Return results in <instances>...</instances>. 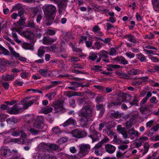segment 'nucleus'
Masks as SVG:
<instances>
[{
  "label": "nucleus",
  "instance_id": "obj_2",
  "mask_svg": "<svg viewBox=\"0 0 159 159\" xmlns=\"http://www.w3.org/2000/svg\"><path fill=\"white\" fill-rule=\"evenodd\" d=\"M44 16L47 19H50L53 20L54 18L52 16L55 14L56 12V8L53 5H47L43 7Z\"/></svg>",
  "mask_w": 159,
  "mask_h": 159
},
{
  "label": "nucleus",
  "instance_id": "obj_13",
  "mask_svg": "<svg viewBox=\"0 0 159 159\" xmlns=\"http://www.w3.org/2000/svg\"><path fill=\"white\" fill-rule=\"evenodd\" d=\"M101 134L96 131H93L92 132V134L89 137L92 139V142L99 140V138L101 137Z\"/></svg>",
  "mask_w": 159,
  "mask_h": 159
},
{
  "label": "nucleus",
  "instance_id": "obj_32",
  "mask_svg": "<svg viewBox=\"0 0 159 159\" xmlns=\"http://www.w3.org/2000/svg\"><path fill=\"white\" fill-rule=\"evenodd\" d=\"M14 77L13 75H5L2 77L3 80L5 81L12 80L14 79Z\"/></svg>",
  "mask_w": 159,
  "mask_h": 159
},
{
  "label": "nucleus",
  "instance_id": "obj_49",
  "mask_svg": "<svg viewBox=\"0 0 159 159\" xmlns=\"http://www.w3.org/2000/svg\"><path fill=\"white\" fill-rule=\"evenodd\" d=\"M68 139L66 137H62L58 140L57 143L61 144L67 141Z\"/></svg>",
  "mask_w": 159,
  "mask_h": 159
},
{
  "label": "nucleus",
  "instance_id": "obj_43",
  "mask_svg": "<svg viewBox=\"0 0 159 159\" xmlns=\"http://www.w3.org/2000/svg\"><path fill=\"white\" fill-rule=\"evenodd\" d=\"M52 110V108L50 107H48L44 109L43 111V113L47 114L50 112H51Z\"/></svg>",
  "mask_w": 159,
  "mask_h": 159
},
{
  "label": "nucleus",
  "instance_id": "obj_56",
  "mask_svg": "<svg viewBox=\"0 0 159 159\" xmlns=\"http://www.w3.org/2000/svg\"><path fill=\"white\" fill-rule=\"evenodd\" d=\"M154 35L152 33H150L149 34H147L145 36V38L149 39H151L154 38Z\"/></svg>",
  "mask_w": 159,
  "mask_h": 159
},
{
  "label": "nucleus",
  "instance_id": "obj_19",
  "mask_svg": "<svg viewBox=\"0 0 159 159\" xmlns=\"http://www.w3.org/2000/svg\"><path fill=\"white\" fill-rule=\"evenodd\" d=\"M139 101V99L136 95H134L133 97L132 101L129 102V108H130L132 105H135L136 106H138V103Z\"/></svg>",
  "mask_w": 159,
  "mask_h": 159
},
{
  "label": "nucleus",
  "instance_id": "obj_26",
  "mask_svg": "<svg viewBox=\"0 0 159 159\" xmlns=\"http://www.w3.org/2000/svg\"><path fill=\"white\" fill-rule=\"evenodd\" d=\"M48 151H51L54 150H57L58 148V146L55 144H49Z\"/></svg>",
  "mask_w": 159,
  "mask_h": 159
},
{
  "label": "nucleus",
  "instance_id": "obj_35",
  "mask_svg": "<svg viewBox=\"0 0 159 159\" xmlns=\"http://www.w3.org/2000/svg\"><path fill=\"white\" fill-rule=\"evenodd\" d=\"M45 51L42 47H40L38 50V55L40 57H42Z\"/></svg>",
  "mask_w": 159,
  "mask_h": 159
},
{
  "label": "nucleus",
  "instance_id": "obj_29",
  "mask_svg": "<svg viewBox=\"0 0 159 159\" xmlns=\"http://www.w3.org/2000/svg\"><path fill=\"white\" fill-rule=\"evenodd\" d=\"M6 120L7 123L10 124H16L18 122L17 119L15 118H9Z\"/></svg>",
  "mask_w": 159,
  "mask_h": 159
},
{
  "label": "nucleus",
  "instance_id": "obj_9",
  "mask_svg": "<svg viewBox=\"0 0 159 159\" xmlns=\"http://www.w3.org/2000/svg\"><path fill=\"white\" fill-rule=\"evenodd\" d=\"M49 144L44 142H42L40 143L37 147V148L39 150L38 152H44L46 151H48Z\"/></svg>",
  "mask_w": 159,
  "mask_h": 159
},
{
  "label": "nucleus",
  "instance_id": "obj_14",
  "mask_svg": "<svg viewBox=\"0 0 159 159\" xmlns=\"http://www.w3.org/2000/svg\"><path fill=\"white\" fill-rule=\"evenodd\" d=\"M56 39H53L48 36H45L43 39V44L49 45L55 41Z\"/></svg>",
  "mask_w": 159,
  "mask_h": 159
},
{
  "label": "nucleus",
  "instance_id": "obj_50",
  "mask_svg": "<svg viewBox=\"0 0 159 159\" xmlns=\"http://www.w3.org/2000/svg\"><path fill=\"white\" fill-rule=\"evenodd\" d=\"M128 40L129 42L133 43H135L136 41L135 37L133 35H130V36L128 37Z\"/></svg>",
  "mask_w": 159,
  "mask_h": 159
},
{
  "label": "nucleus",
  "instance_id": "obj_57",
  "mask_svg": "<svg viewBox=\"0 0 159 159\" xmlns=\"http://www.w3.org/2000/svg\"><path fill=\"white\" fill-rule=\"evenodd\" d=\"M28 25L29 27L34 28L35 27V25L34 22L33 20H31L29 21L28 23Z\"/></svg>",
  "mask_w": 159,
  "mask_h": 159
},
{
  "label": "nucleus",
  "instance_id": "obj_31",
  "mask_svg": "<svg viewBox=\"0 0 159 159\" xmlns=\"http://www.w3.org/2000/svg\"><path fill=\"white\" fill-rule=\"evenodd\" d=\"M108 53L105 50L101 51L98 54L99 57L105 58H107L108 57Z\"/></svg>",
  "mask_w": 159,
  "mask_h": 159
},
{
  "label": "nucleus",
  "instance_id": "obj_42",
  "mask_svg": "<svg viewBox=\"0 0 159 159\" xmlns=\"http://www.w3.org/2000/svg\"><path fill=\"white\" fill-rule=\"evenodd\" d=\"M32 33L29 31L23 32V34L26 38H30L31 36Z\"/></svg>",
  "mask_w": 159,
  "mask_h": 159
},
{
  "label": "nucleus",
  "instance_id": "obj_54",
  "mask_svg": "<svg viewBox=\"0 0 159 159\" xmlns=\"http://www.w3.org/2000/svg\"><path fill=\"white\" fill-rule=\"evenodd\" d=\"M149 58L152 61L154 62H157L159 61L158 58L155 57L150 56H149Z\"/></svg>",
  "mask_w": 159,
  "mask_h": 159
},
{
  "label": "nucleus",
  "instance_id": "obj_10",
  "mask_svg": "<svg viewBox=\"0 0 159 159\" xmlns=\"http://www.w3.org/2000/svg\"><path fill=\"white\" fill-rule=\"evenodd\" d=\"M128 133L132 140L134 139L135 137H138L141 134L138 131L135 130L134 128H132L129 129Z\"/></svg>",
  "mask_w": 159,
  "mask_h": 159
},
{
  "label": "nucleus",
  "instance_id": "obj_24",
  "mask_svg": "<svg viewBox=\"0 0 159 159\" xmlns=\"http://www.w3.org/2000/svg\"><path fill=\"white\" fill-rule=\"evenodd\" d=\"M21 45L22 48L25 49L33 50L34 49L33 46L32 45L27 43H22Z\"/></svg>",
  "mask_w": 159,
  "mask_h": 159
},
{
  "label": "nucleus",
  "instance_id": "obj_47",
  "mask_svg": "<svg viewBox=\"0 0 159 159\" xmlns=\"http://www.w3.org/2000/svg\"><path fill=\"white\" fill-rule=\"evenodd\" d=\"M98 57L97 54L94 53L91 54L89 57V59L91 60L92 61H93L96 60Z\"/></svg>",
  "mask_w": 159,
  "mask_h": 159
},
{
  "label": "nucleus",
  "instance_id": "obj_22",
  "mask_svg": "<svg viewBox=\"0 0 159 159\" xmlns=\"http://www.w3.org/2000/svg\"><path fill=\"white\" fill-rule=\"evenodd\" d=\"M153 7L155 11H159V0H152Z\"/></svg>",
  "mask_w": 159,
  "mask_h": 159
},
{
  "label": "nucleus",
  "instance_id": "obj_45",
  "mask_svg": "<svg viewBox=\"0 0 159 159\" xmlns=\"http://www.w3.org/2000/svg\"><path fill=\"white\" fill-rule=\"evenodd\" d=\"M52 130L53 132L54 133L57 134H60L61 131L60 130V129L58 127H54Z\"/></svg>",
  "mask_w": 159,
  "mask_h": 159
},
{
  "label": "nucleus",
  "instance_id": "obj_64",
  "mask_svg": "<svg viewBox=\"0 0 159 159\" xmlns=\"http://www.w3.org/2000/svg\"><path fill=\"white\" fill-rule=\"evenodd\" d=\"M7 117L6 115L3 114H0V121H2L4 120L7 118Z\"/></svg>",
  "mask_w": 159,
  "mask_h": 159
},
{
  "label": "nucleus",
  "instance_id": "obj_48",
  "mask_svg": "<svg viewBox=\"0 0 159 159\" xmlns=\"http://www.w3.org/2000/svg\"><path fill=\"white\" fill-rule=\"evenodd\" d=\"M113 136L114 137V139L113 141L114 142L119 144L121 143V140L120 139L117 138V136L116 134Z\"/></svg>",
  "mask_w": 159,
  "mask_h": 159
},
{
  "label": "nucleus",
  "instance_id": "obj_62",
  "mask_svg": "<svg viewBox=\"0 0 159 159\" xmlns=\"http://www.w3.org/2000/svg\"><path fill=\"white\" fill-rule=\"evenodd\" d=\"M125 126L127 128H131L132 126L131 122L130 120H128L125 123Z\"/></svg>",
  "mask_w": 159,
  "mask_h": 159
},
{
  "label": "nucleus",
  "instance_id": "obj_30",
  "mask_svg": "<svg viewBox=\"0 0 159 159\" xmlns=\"http://www.w3.org/2000/svg\"><path fill=\"white\" fill-rule=\"evenodd\" d=\"M3 53L5 55H8L9 54V51L0 45V54Z\"/></svg>",
  "mask_w": 159,
  "mask_h": 159
},
{
  "label": "nucleus",
  "instance_id": "obj_38",
  "mask_svg": "<svg viewBox=\"0 0 159 159\" xmlns=\"http://www.w3.org/2000/svg\"><path fill=\"white\" fill-rule=\"evenodd\" d=\"M102 67L100 66L95 65L92 67V69L95 72H99L101 71L102 70Z\"/></svg>",
  "mask_w": 159,
  "mask_h": 159
},
{
  "label": "nucleus",
  "instance_id": "obj_63",
  "mask_svg": "<svg viewBox=\"0 0 159 159\" xmlns=\"http://www.w3.org/2000/svg\"><path fill=\"white\" fill-rule=\"evenodd\" d=\"M69 103L70 106L74 107L75 106V100L73 98H71L69 100Z\"/></svg>",
  "mask_w": 159,
  "mask_h": 159
},
{
  "label": "nucleus",
  "instance_id": "obj_52",
  "mask_svg": "<svg viewBox=\"0 0 159 159\" xmlns=\"http://www.w3.org/2000/svg\"><path fill=\"white\" fill-rule=\"evenodd\" d=\"M29 74L28 72H24L20 74V76L23 79H26L28 77Z\"/></svg>",
  "mask_w": 159,
  "mask_h": 159
},
{
  "label": "nucleus",
  "instance_id": "obj_39",
  "mask_svg": "<svg viewBox=\"0 0 159 159\" xmlns=\"http://www.w3.org/2000/svg\"><path fill=\"white\" fill-rule=\"evenodd\" d=\"M56 94L55 93L52 92L49 94H46L45 96L47 97L49 100H51L55 97Z\"/></svg>",
  "mask_w": 159,
  "mask_h": 159
},
{
  "label": "nucleus",
  "instance_id": "obj_41",
  "mask_svg": "<svg viewBox=\"0 0 159 159\" xmlns=\"http://www.w3.org/2000/svg\"><path fill=\"white\" fill-rule=\"evenodd\" d=\"M20 130H17L11 132V134L12 136L17 137L20 135Z\"/></svg>",
  "mask_w": 159,
  "mask_h": 159
},
{
  "label": "nucleus",
  "instance_id": "obj_17",
  "mask_svg": "<svg viewBox=\"0 0 159 159\" xmlns=\"http://www.w3.org/2000/svg\"><path fill=\"white\" fill-rule=\"evenodd\" d=\"M105 148L106 151L110 154L113 153L115 151L116 147L110 144H107L105 145Z\"/></svg>",
  "mask_w": 159,
  "mask_h": 159
},
{
  "label": "nucleus",
  "instance_id": "obj_60",
  "mask_svg": "<svg viewBox=\"0 0 159 159\" xmlns=\"http://www.w3.org/2000/svg\"><path fill=\"white\" fill-rule=\"evenodd\" d=\"M116 53V50L114 48H111L110 50L109 54L110 55L113 56L115 55Z\"/></svg>",
  "mask_w": 159,
  "mask_h": 159
},
{
  "label": "nucleus",
  "instance_id": "obj_27",
  "mask_svg": "<svg viewBox=\"0 0 159 159\" xmlns=\"http://www.w3.org/2000/svg\"><path fill=\"white\" fill-rule=\"evenodd\" d=\"M25 131H29L31 134H32L34 135H36L39 134L40 131L35 129L34 128H31L30 129L29 128H28L27 129H25Z\"/></svg>",
  "mask_w": 159,
  "mask_h": 159
},
{
  "label": "nucleus",
  "instance_id": "obj_34",
  "mask_svg": "<svg viewBox=\"0 0 159 159\" xmlns=\"http://www.w3.org/2000/svg\"><path fill=\"white\" fill-rule=\"evenodd\" d=\"M128 73L131 75H138L139 74V71L138 69H132L128 71Z\"/></svg>",
  "mask_w": 159,
  "mask_h": 159
},
{
  "label": "nucleus",
  "instance_id": "obj_20",
  "mask_svg": "<svg viewBox=\"0 0 159 159\" xmlns=\"http://www.w3.org/2000/svg\"><path fill=\"white\" fill-rule=\"evenodd\" d=\"M76 123V122L75 120L71 118H69L68 120L66 121L64 123L62 124L61 125L65 127L70 125H74Z\"/></svg>",
  "mask_w": 159,
  "mask_h": 159
},
{
  "label": "nucleus",
  "instance_id": "obj_51",
  "mask_svg": "<svg viewBox=\"0 0 159 159\" xmlns=\"http://www.w3.org/2000/svg\"><path fill=\"white\" fill-rule=\"evenodd\" d=\"M64 94L66 96L69 97L71 98L73 96H74V95L73 94V92L70 91H66L64 92Z\"/></svg>",
  "mask_w": 159,
  "mask_h": 159
},
{
  "label": "nucleus",
  "instance_id": "obj_37",
  "mask_svg": "<svg viewBox=\"0 0 159 159\" xmlns=\"http://www.w3.org/2000/svg\"><path fill=\"white\" fill-rule=\"evenodd\" d=\"M111 116L115 118H119L121 117V114L118 111H113L111 113Z\"/></svg>",
  "mask_w": 159,
  "mask_h": 159
},
{
  "label": "nucleus",
  "instance_id": "obj_11",
  "mask_svg": "<svg viewBox=\"0 0 159 159\" xmlns=\"http://www.w3.org/2000/svg\"><path fill=\"white\" fill-rule=\"evenodd\" d=\"M53 107L55 113H57L62 110L63 109V104L59 101H56L53 104Z\"/></svg>",
  "mask_w": 159,
  "mask_h": 159
},
{
  "label": "nucleus",
  "instance_id": "obj_55",
  "mask_svg": "<svg viewBox=\"0 0 159 159\" xmlns=\"http://www.w3.org/2000/svg\"><path fill=\"white\" fill-rule=\"evenodd\" d=\"M1 83L3 87L6 89H7L9 86L8 83L6 82L2 81L1 82Z\"/></svg>",
  "mask_w": 159,
  "mask_h": 159
},
{
  "label": "nucleus",
  "instance_id": "obj_15",
  "mask_svg": "<svg viewBox=\"0 0 159 159\" xmlns=\"http://www.w3.org/2000/svg\"><path fill=\"white\" fill-rule=\"evenodd\" d=\"M92 31L98 36H101L104 35V34L101 31V29L98 25L94 26L92 29Z\"/></svg>",
  "mask_w": 159,
  "mask_h": 159
},
{
  "label": "nucleus",
  "instance_id": "obj_61",
  "mask_svg": "<svg viewBox=\"0 0 159 159\" xmlns=\"http://www.w3.org/2000/svg\"><path fill=\"white\" fill-rule=\"evenodd\" d=\"M132 84L133 86L139 85L142 84V81L139 80L138 81L133 82Z\"/></svg>",
  "mask_w": 159,
  "mask_h": 159
},
{
  "label": "nucleus",
  "instance_id": "obj_8",
  "mask_svg": "<svg viewBox=\"0 0 159 159\" xmlns=\"http://www.w3.org/2000/svg\"><path fill=\"white\" fill-rule=\"evenodd\" d=\"M12 63L10 61L0 58V71L1 72H4L6 70L5 65L8 64L9 66H11Z\"/></svg>",
  "mask_w": 159,
  "mask_h": 159
},
{
  "label": "nucleus",
  "instance_id": "obj_53",
  "mask_svg": "<svg viewBox=\"0 0 159 159\" xmlns=\"http://www.w3.org/2000/svg\"><path fill=\"white\" fill-rule=\"evenodd\" d=\"M103 97L101 95H98L97 96L95 99V100L97 103H98L102 101Z\"/></svg>",
  "mask_w": 159,
  "mask_h": 159
},
{
  "label": "nucleus",
  "instance_id": "obj_6",
  "mask_svg": "<svg viewBox=\"0 0 159 159\" xmlns=\"http://www.w3.org/2000/svg\"><path fill=\"white\" fill-rule=\"evenodd\" d=\"M72 136L77 138H82L85 137L87 133L80 129H76L72 130L71 132Z\"/></svg>",
  "mask_w": 159,
  "mask_h": 159
},
{
  "label": "nucleus",
  "instance_id": "obj_7",
  "mask_svg": "<svg viewBox=\"0 0 159 159\" xmlns=\"http://www.w3.org/2000/svg\"><path fill=\"white\" fill-rule=\"evenodd\" d=\"M44 119L42 116L37 117L35 120L33 124V126L38 129H42L43 128Z\"/></svg>",
  "mask_w": 159,
  "mask_h": 159
},
{
  "label": "nucleus",
  "instance_id": "obj_1",
  "mask_svg": "<svg viewBox=\"0 0 159 159\" xmlns=\"http://www.w3.org/2000/svg\"><path fill=\"white\" fill-rule=\"evenodd\" d=\"M88 103L85 102L82 107L81 111L79 112V115L82 117L80 119V125L82 127L86 126L89 121L93 120L90 117L93 116V109L90 105H86Z\"/></svg>",
  "mask_w": 159,
  "mask_h": 159
},
{
  "label": "nucleus",
  "instance_id": "obj_4",
  "mask_svg": "<svg viewBox=\"0 0 159 159\" xmlns=\"http://www.w3.org/2000/svg\"><path fill=\"white\" fill-rule=\"evenodd\" d=\"M128 97L131 98V96L130 95H127L124 93H120L116 100L115 101V102L111 103V106H114L116 105H120L122 102H127L126 98Z\"/></svg>",
  "mask_w": 159,
  "mask_h": 159
},
{
  "label": "nucleus",
  "instance_id": "obj_5",
  "mask_svg": "<svg viewBox=\"0 0 159 159\" xmlns=\"http://www.w3.org/2000/svg\"><path fill=\"white\" fill-rule=\"evenodd\" d=\"M33 158L35 159H56L55 157L47 154L45 152H41L39 153H34Z\"/></svg>",
  "mask_w": 159,
  "mask_h": 159
},
{
  "label": "nucleus",
  "instance_id": "obj_59",
  "mask_svg": "<svg viewBox=\"0 0 159 159\" xmlns=\"http://www.w3.org/2000/svg\"><path fill=\"white\" fill-rule=\"evenodd\" d=\"M25 20V18L22 16V17H20V19L17 22V23L19 25H23Z\"/></svg>",
  "mask_w": 159,
  "mask_h": 159
},
{
  "label": "nucleus",
  "instance_id": "obj_33",
  "mask_svg": "<svg viewBox=\"0 0 159 159\" xmlns=\"http://www.w3.org/2000/svg\"><path fill=\"white\" fill-rule=\"evenodd\" d=\"M48 70L46 69H40L38 71L40 74L44 77L47 76Z\"/></svg>",
  "mask_w": 159,
  "mask_h": 159
},
{
  "label": "nucleus",
  "instance_id": "obj_46",
  "mask_svg": "<svg viewBox=\"0 0 159 159\" xmlns=\"http://www.w3.org/2000/svg\"><path fill=\"white\" fill-rule=\"evenodd\" d=\"M148 98L147 97H145L140 102V106L141 108H143L144 104L146 103L147 101Z\"/></svg>",
  "mask_w": 159,
  "mask_h": 159
},
{
  "label": "nucleus",
  "instance_id": "obj_40",
  "mask_svg": "<svg viewBox=\"0 0 159 159\" xmlns=\"http://www.w3.org/2000/svg\"><path fill=\"white\" fill-rule=\"evenodd\" d=\"M9 50L11 52V54L13 55L15 57H19V54L16 52L14 51L13 48L10 47H9Z\"/></svg>",
  "mask_w": 159,
  "mask_h": 159
},
{
  "label": "nucleus",
  "instance_id": "obj_21",
  "mask_svg": "<svg viewBox=\"0 0 159 159\" xmlns=\"http://www.w3.org/2000/svg\"><path fill=\"white\" fill-rule=\"evenodd\" d=\"M27 98L24 99L23 101L25 103L23 104V108L25 109H27L30 106L32 105L35 102V100H32L30 101H28L25 102L26 101Z\"/></svg>",
  "mask_w": 159,
  "mask_h": 159
},
{
  "label": "nucleus",
  "instance_id": "obj_58",
  "mask_svg": "<svg viewBox=\"0 0 159 159\" xmlns=\"http://www.w3.org/2000/svg\"><path fill=\"white\" fill-rule=\"evenodd\" d=\"M149 149V146H148L145 145L144 147L143 150H142V153L143 155H144L146 153L148 152Z\"/></svg>",
  "mask_w": 159,
  "mask_h": 159
},
{
  "label": "nucleus",
  "instance_id": "obj_25",
  "mask_svg": "<svg viewBox=\"0 0 159 159\" xmlns=\"http://www.w3.org/2000/svg\"><path fill=\"white\" fill-rule=\"evenodd\" d=\"M10 141L17 143L19 144H23L24 143L25 141L22 139L15 138L10 140Z\"/></svg>",
  "mask_w": 159,
  "mask_h": 159
},
{
  "label": "nucleus",
  "instance_id": "obj_36",
  "mask_svg": "<svg viewBox=\"0 0 159 159\" xmlns=\"http://www.w3.org/2000/svg\"><path fill=\"white\" fill-rule=\"evenodd\" d=\"M12 34L13 37L16 42L18 43H20L21 42V40H19L18 39L17 35L15 31H13L12 33Z\"/></svg>",
  "mask_w": 159,
  "mask_h": 159
},
{
  "label": "nucleus",
  "instance_id": "obj_28",
  "mask_svg": "<svg viewBox=\"0 0 159 159\" xmlns=\"http://www.w3.org/2000/svg\"><path fill=\"white\" fill-rule=\"evenodd\" d=\"M116 74L118 75V77L121 78L128 79L129 77L127 74L123 73H120L119 72H117Z\"/></svg>",
  "mask_w": 159,
  "mask_h": 159
},
{
  "label": "nucleus",
  "instance_id": "obj_12",
  "mask_svg": "<svg viewBox=\"0 0 159 159\" xmlns=\"http://www.w3.org/2000/svg\"><path fill=\"white\" fill-rule=\"evenodd\" d=\"M22 110V108L20 107L17 105H14L9 110H8V113L11 114H15Z\"/></svg>",
  "mask_w": 159,
  "mask_h": 159
},
{
  "label": "nucleus",
  "instance_id": "obj_23",
  "mask_svg": "<svg viewBox=\"0 0 159 159\" xmlns=\"http://www.w3.org/2000/svg\"><path fill=\"white\" fill-rule=\"evenodd\" d=\"M137 58L141 62H146V57L141 53L137 54L136 55Z\"/></svg>",
  "mask_w": 159,
  "mask_h": 159
},
{
  "label": "nucleus",
  "instance_id": "obj_44",
  "mask_svg": "<svg viewBox=\"0 0 159 159\" xmlns=\"http://www.w3.org/2000/svg\"><path fill=\"white\" fill-rule=\"evenodd\" d=\"M107 135L110 136H113L116 133H114L113 131L110 129L108 128L105 130Z\"/></svg>",
  "mask_w": 159,
  "mask_h": 159
},
{
  "label": "nucleus",
  "instance_id": "obj_3",
  "mask_svg": "<svg viewBox=\"0 0 159 159\" xmlns=\"http://www.w3.org/2000/svg\"><path fill=\"white\" fill-rule=\"evenodd\" d=\"M80 151L76 156V157L78 158L82 157L88 154L90 148V145L87 144L80 145Z\"/></svg>",
  "mask_w": 159,
  "mask_h": 159
},
{
  "label": "nucleus",
  "instance_id": "obj_18",
  "mask_svg": "<svg viewBox=\"0 0 159 159\" xmlns=\"http://www.w3.org/2000/svg\"><path fill=\"white\" fill-rule=\"evenodd\" d=\"M117 129L122 134L123 137L125 139H127L129 138L128 134V133L124 128L120 127V125H118L117 126Z\"/></svg>",
  "mask_w": 159,
  "mask_h": 159
},
{
  "label": "nucleus",
  "instance_id": "obj_16",
  "mask_svg": "<svg viewBox=\"0 0 159 159\" xmlns=\"http://www.w3.org/2000/svg\"><path fill=\"white\" fill-rule=\"evenodd\" d=\"M1 152L3 156H9L11 153L10 149L7 147H4L2 148L1 149Z\"/></svg>",
  "mask_w": 159,
  "mask_h": 159
}]
</instances>
